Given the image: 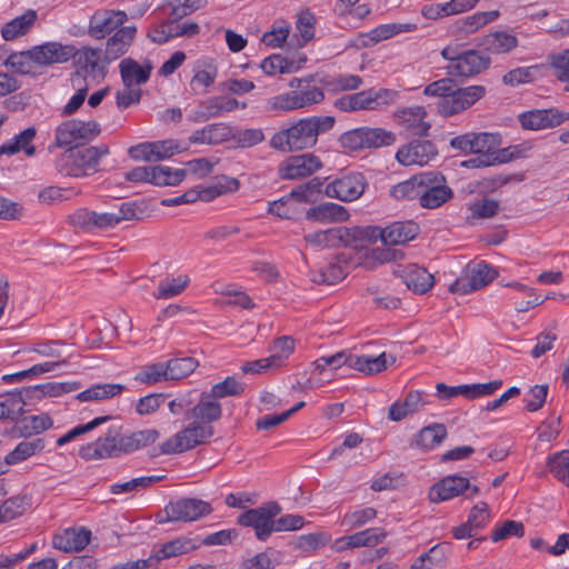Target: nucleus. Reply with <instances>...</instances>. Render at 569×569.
I'll return each instance as SVG.
<instances>
[{"mask_svg": "<svg viewBox=\"0 0 569 569\" xmlns=\"http://www.w3.org/2000/svg\"><path fill=\"white\" fill-rule=\"evenodd\" d=\"M222 417L220 402L208 392H201L198 401L186 411L188 425L161 445L166 455L180 453L206 443L213 435L212 423Z\"/></svg>", "mask_w": 569, "mask_h": 569, "instance_id": "obj_1", "label": "nucleus"}, {"mask_svg": "<svg viewBox=\"0 0 569 569\" xmlns=\"http://www.w3.org/2000/svg\"><path fill=\"white\" fill-rule=\"evenodd\" d=\"M159 432L154 429L139 430L122 435L118 429L110 428L103 437L87 443L79 449L84 460H99L131 453L156 442Z\"/></svg>", "mask_w": 569, "mask_h": 569, "instance_id": "obj_2", "label": "nucleus"}, {"mask_svg": "<svg viewBox=\"0 0 569 569\" xmlns=\"http://www.w3.org/2000/svg\"><path fill=\"white\" fill-rule=\"evenodd\" d=\"M335 122L336 120L331 116L299 119L288 128L276 132L271 137L269 144L272 149L281 152L310 149L317 144L320 134L333 128Z\"/></svg>", "mask_w": 569, "mask_h": 569, "instance_id": "obj_3", "label": "nucleus"}, {"mask_svg": "<svg viewBox=\"0 0 569 569\" xmlns=\"http://www.w3.org/2000/svg\"><path fill=\"white\" fill-rule=\"evenodd\" d=\"M109 153L107 144L70 147L54 161L56 169L69 177H84L94 171L101 157Z\"/></svg>", "mask_w": 569, "mask_h": 569, "instance_id": "obj_4", "label": "nucleus"}, {"mask_svg": "<svg viewBox=\"0 0 569 569\" xmlns=\"http://www.w3.org/2000/svg\"><path fill=\"white\" fill-rule=\"evenodd\" d=\"M398 92L392 89H368L353 94H347L335 101V107L341 111L380 110L393 104Z\"/></svg>", "mask_w": 569, "mask_h": 569, "instance_id": "obj_5", "label": "nucleus"}, {"mask_svg": "<svg viewBox=\"0 0 569 569\" xmlns=\"http://www.w3.org/2000/svg\"><path fill=\"white\" fill-rule=\"evenodd\" d=\"M281 510L278 502L270 501L240 515L238 523L253 528L256 537L260 541H266L274 532V518L281 513Z\"/></svg>", "mask_w": 569, "mask_h": 569, "instance_id": "obj_6", "label": "nucleus"}, {"mask_svg": "<svg viewBox=\"0 0 569 569\" xmlns=\"http://www.w3.org/2000/svg\"><path fill=\"white\" fill-rule=\"evenodd\" d=\"M486 92V87L480 84L465 88H457L456 86L449 96L437 101V110L443 117L460 113L482 99Z\"/></svg>", "mask_w": 569, "mask_h": 569, "instance_id": "obj_7", "label": "nucleus"}, {"mask_svg": "<svg viewBox=\"0 0 569 569\" xmlns=\"http://www.w3.org/2000/svg\"><path fill=\"white\" fill-rule=\"evenodd\" d=\"M90 31L108 36H133L138 29L123 11L103 10L96 12L90 19Z\"/></svg>", "mask_w": 569, "mask_h": 569, "instance_id": "obj_8", "label": "nucleus"}, {"mask_svg": "<svg viewBox=\"0 0 569 569\" xmlns=\"http://www.w3.org/2000/svg\"><path fill=\"white\" fill-rule=\"evenodd\" d=\"M479 488L471 485L469 479L458 475H451L436 482L429 491L431 502H440L465 495L467 499H473L479 493Z\"/></svg>", "mask_w": 569, "mask_h": 569, "instance_id": "obj_9", "label": "nucleus"}, {"mask_svg": "<svg viewBox=\"0 0 569 569\" xmlns=\"http://www.w3.org/2000/svg\"><path fill=\"white\" fill-rule=\"evenodd\" d=\"M497 277V270L485 261H480L473 266L468 264L465 276L451 283L449 291L452 293L467 295L471 291L482 289Z\"/></svg>", "mask_w": 569, "mask_h": 569, "instance_id": "obj_10", "label": "nucleus"}, {"mask_svg": "<svg viewBox=\"0 0 569 569\" xmlns=\"http://www.w3.org/2000/svg\"><path fill=\"white\" fill-rule=\"evenodd\" d=\"M419 203L427 209H436L453 197V191L446 183V178L439 172H423Z\"/></svg>", "mask_w": 569, "mask_h": 569, "instance_id": "obj_11", "label": "nucleus"}, {"mask_svg": "<svg viewBox=\"0 0 569 569\" xmlns=\"http://www.w3.org/2000/svg\"><path fill=\"white\" fill-rule=\"evenodd\" d=\"M166 521H196L212 512L209 502L197 498H179L170 501L166 508Z\"/></svg>", "mask_w": 569, "mask_h": 569, "instance_id": "obj_12", "label": "nucleus"}, {"mask_svg": "<svg viewBox=\"0 0 569 569\" xmlns=\"http://www.w3.org/2000/svg\"><path fill=\"white\" fill-rule=\"evenodd\" d=\"M100 133L97 121L68 120L56 129V144L67 147L80 140H91Z\"/></svg>", "mask_w": 569, "mask_h": 569, "instance_id": "obj_13", "label": "nucleus"}, {"mask_svg": "<svg viewBox=\"0 0 569 569\" xmlns=\"http://www.w3.org/2000/svg\"><path fill=\"white\" fill-rule=\"evenodd\" d=\"M366 179L362 173L350 172L335 179L325 188L326 196L348 202L357 200L365 191Z\"/></svg>", "mask_w": 569, "mask_h": 569, "instance_id": "obj_14", "label": "nucleus"}, {"mask_svg": "<svg viewBox=\"0 0 569 569\" xmlns=\"http://www.w3.org/2000/svg\"><path fill=\"white\" fill-rule=\"evenodd\" d=\"M184 148L172 140H161L154 142H142L129 148V156L137 161H159L168 159L176 153L181 152Z\"/></svg>", "mask_w": 569, "mask_h": 569, "instance_id": "obj_15", "label": "nucleus"}, {"mask_svg": "<svg viewBox=\"0 0 569 569\" xmlns=\"http://www.w3.org/2000/svg\"><path fill=\"white\" fill-rule=\"evenodd\" d=\"M322 168V162L313 153L291 156L279 166L278 172L281 179L296 180L311 176Z\"/></svg>", "mask_w": 569, "mask_h": 569, "instance_id": "obj_16", "label": "nucleus"}, {"mask_svg": "<svg viewBox=\"0 0 569 569\" xmlns=\"http://www.w3.org/2000/svg\"><path fill=\"white\" fill-rule=\"evenodd\" d=\"M491 60L488 56L476 51L466 50L461 52L456 63L448 67V73L455 77L471 78L490 67Z\"/></svg>", "mask_w": 569, "mask_h": 569, "instance_id": "obj_17", "label": "nucleus"}, {"mask_svg": "<svg viewBox=\"0 0 569 569\" xmlns=\"http://www.w3.org/2000/svg\"><path fill=\"white\" fill-rule=\"evenodd\" d=\"M438 154L436 146L428 140H413L402 146L397 154V160L402 166H425Z\"/></svg>", "mask_w": 569, "mask_h": 569, "instance_id": "obj_18", "label": "nucleus"}, {"mask_svg": "<svg viewBox=\"0 0 569 569\" xmlns=\"http://www.w3.org/2000/svg\"><path fill=\"white\" fill-rule=\"evenodd\" d=\"M68 222L73 227L91 231L112 228L119 223V218L113 212L99 213L81 208L69 214Z\"/></svg>", "mask_w": 569, "mask_h": 569, "instance_id": "obj_19", "label": "nucleus"}, {"mask_svg": "<svg viewBox=\"0 0 569 569\" xmlns=\"http://www.w3.org/2000/svg\"><path fill=\"white\" fill-rule=\"evenodd\" d=\"M569 119V113L558 109H535L519 116L522 128L528 130H541L553 128Z\"/></svg>", "mask_w": 569, "mask_h": 569, "instance_id": "obj_20", "label": "nucleus"}, {"mask_svg": "<svg viewBox=\"0 0 569 569\" xmlns=\"http://www.w3.org/2000/svg\"><path fill=\"white\" fill-rule=\"evenodd\" d=\"M376 240L380 239L386 246H398L413 240L419 226L413 221H397L386 228L375 227Z\"/></svg>", "mask_w": 569, "mask_h": 569, "instance_id": "obj_21", "label": "nucleus"}, {"mask_svg": "<svg viewBox=\"0 0 569 569\" xmlns=\"http://www.w3.org/2000/svg\"><path fill=\"white\" fill-rule=\"evenodd\" d=\"M32 59L37 66L61 63L68 61L76 54V48L72 46H62L58 42H47L30 49Z\"/></svg>", "mask_w": 569, "mask_h": 569, "instance_id": "obj_22", "label": "nucleus"}, {"mask_svg": "<svg viewBox=\"0 0 569 569\" xmlns=\"http://www.w3.org/2000/svg\"><path fill=\"white\" fill-rule=\"evenodd\" d=\"M375 227H337L336 228V246H345L353 249L366 247L368 243L376 241Z\"/></svg>", "mask_w": 569, "mask_h": 569, "instance_id": "obj_23", "label": "nucleus"}, {"mask_svg": "<svg viewBox=\"0 0 569 569\" xmlns=\"http://www.w3.org/2000/svg\"><path fill=\"white\" fill-rule=\"evenodd\" d=\"M429 403L428 393L412 390L408 392L403 402H395L390 406L388 417L392 421H401L406 417L422 410Z\"/></svg>", "mask_w": 569, "mask_h": 569, "instance_id": "obj_24", "label": "nucleus"}, {"mask_svg": "<svg viewBox=\"0 0 569 569\" xmlns=\"http://www.w3.org/2000/svg\"><path fill=\"white\" fill-rule=\"evenodd\" d=\"M119 69L123 86L129 87L146 83L151 76L153 66L150 60L139 64L132 58H126L121 60Z\"/></svg>", "mask_w": 569, "mask_h": 569, "instance_id": "obj_25", "label": "nucleus"}, {"mask_svg": "<svg viewBox=\"0 0 569 569\" xmlns=\"http://www.w3.org/2000/svg\"><path fill=\"white\" fill-rule=\"evenodd\" d=\"M232 136L233 132L230 126L217 122L193 131L189 141L196 144H219L229 141Z\"/></svg>", "mask_w": 569, "mask_h": 569, "instance_id": "obj_26", "label": "nucleus"}, {"mask_svg": "<svg viewBox=\"0 0 569 569\" xmlns=\"http://www.w3.org/2000/svg\"><path fill=\"white\" fill-rule=\"evenodd\" d=\"M91 531L84 528H68L53 537L52 545L64 552L80 551L90 541Z\"/></svg>", "mask_w": 569, "mask_h": 569, "instance_id": "obj_27", "label": "nucleus"}, {"mask_svg": "<svg viewBox=\"0 0 569 569\" xmlns=\"http://www.w3.org/2000/svg\"><path fill=\"white\" fill-rule=\"evenodd\" d=\"M308 220L319 222H342L348 220V210L338 203L325 202L312 208H309L306 212Z\"/></svg>", "mask_w": 569, "mask_h": 569, "instance_id": "obj_28", "label": "nucleus"}, {"mask_svg": "<svg viewBox=\"0 0 569 569\" xmlns=\"http://www.w3.org/2000/svg\"><path fill=\"white\" fill-rule=\"evenodd\" d=\"M403 282L416 293L423 295L433 286V276L425 268L409 264L403 269Z\"/></svg>", "mask_w": 569, "mask_h": 569, "instance_id": "obj_29", "label": "nucleus"}, {"mask_svg": "<svg viewBox=\"0 0 569 569\" xmlns=\"http://www.w3.org/2000/svg\"><path fill=\"white\" fill-rule=\"evenodd\" d=\"M342 254L337 256L336 261L330 262L326 269L313 270L310 272V279L317 284H335L345 279L347 272L346 267L341 262L347 263L342 259Z\"/></svg>", "mask_w": 569, "mask_h": 569, "instance_id": "obj_30", "label": "nucleus"}, {"mask_svg": "<svg viewBox=\"0 0 569 569\" xmlns=\"http://www.w3.org/2000/svg\"><path fill=\"white\" fill-rule=\"evenodd\" d=\"M24 389L0 395V420H16L23 412L26 405Z\"/></svg>", "mask_w": 569, "mask_h": 569, "instance_id": "obj_31", "label": "nucleus"}, {"mask_svg": "<svg viewBox=\"0 0 569 569\" xmlns=\"http://www.w3.org/2000/svg\"><path fill=\"white\" fill-rule=\"evenodd\" d=\"M347 366L366 375L379 373L387 369L386 353L378 357L352 356L347 353Z\"/></svg>", "mask_w": 569, "mask_h": 569, "instance_id": "obj_32", "label": "nucleus"}, {"mask_svg": "<svg viewBox=\"0 0 569 569\" xmlns=\"http://www.w3.org/2000/svg\"><path fill=\"white\" fill-rule=\"evenodd\" d=\"M426 110L423 107H410L402 111L400 118L402 124L412 131L413 136L423 137L428 134L430 123L425 121Z\"/></svg>", "mask_w": 569, "mask_h": 569, "instance_id": "obj_33", "label": "nucleus"}, {"mask_svg": "<svg viewBox=\"0 0 569 569\" xmlns=\"http://www.w3.org/2000/svg\"><path fill=\"white\" fill-rule=\"evenodd\" d=\"M158 32L161 36H193L198 33H209L210 30H203L201 24L181 19H170L160 26Z\"/></svg>", "mask_w": 569, "mask_h": 569, "instance_id": "obj_34", "label": "nucleus"}, {"mask_svg": "<svg viewBox=\"0 0 569 569\" xmlns=\"http://www.w3.org/2000/svg\"><path fill=\"white\" fill-rule=\"evenodd\" d=\"M423 173L415 174L408 180L395 184L390 189V196L396 200H420L421 188H423Z\"/></svg>", "mask_w": 569, "mask_h": 569, "instance_id": "obj_35", "label": "nucleus"}, {"mask_svg": "<svg viewBox=\"0 0 569 569\" xmlns=\"http://www.w3.org/2000/svg\"><path fill=\"white\" fill-rule=\"evenodd\" d=\"M46 447L44 439L36 438L30 441H21L17 447L6 456L7 465H16L41 452Z\"/></svg>", "mask_w": 569, "mask_h": 569, "instance_id": "obj_36", "label": "nucleus"}, {"mask_svg": "<svg viewBox=\"0 0 569 569\" xmlns=\"http://www.w3.org/2000/svg\"><path fill=\"white\" fill-rule=\"evenodd\" d=\"M269 351L270 356L267 359L273 369H278L295 351V340L289 336H282L273 341Z\"/></svg>", "mask_w": 569, "mask_h": 569, "instance_id": "obj_37", "label": "nucleus"}, {"mask_svg": "<svg viewBox=\"0 0 569 569\" xmlns=\"http://www.w3.org/2000/svg\"><path fill=\"white\" fill-rule=\"evenodd\" d=\"M150 172V183L159 187L177 186L187 174L186 169H172L167 166H153Z\"/></svg>", "mask_w": 569, "mask_h": 569, "instance_id": "obj_38", "label": "nucleus"}, {"mask_svg": "<svg viewBox=\"0 0 569 569\" xmlns=\"http://www.w3.org/2000/svg\"><path fill=\"white\" fill-rule=\"evenodd\" d=\"M447 437V429L442 423H433L422 428L416 436V443L421 449H432Z\"/></svg>", "mask_w": 569, "mask_h": 569, "instance_id": "obj_39", "label": "nucleus"}, {"mask_svg": "<svg viewBox=\"0 0 569 569\" xmlns=\"http://www.w3.org/2000/svg\"><path fill=\"white\" fill-rule=\"evenodd\" d=\"M199 366L192 357H176L166 361L169 380H181L190 376Z\"/></svg>", "mask_w": 569, "mask_h": 569, "instance_id": "obj_40", "label": "nucleus"}, {"mask_svg": "<svg viewBox=\"0 0 569 569\" xmlns=\"http://www.w3.org/2000/svg\"><path fill=\"white\" fill-rule=\"evenodd\" d=\"M37 12L29 9L23 14L16 17L10 22L4 24L1 30V36H24L31 30L37 21Z\"/></svg>", "mask_w": 569, "mask_h": 569, "instance_id": "obj_41", "label": "nucleus"}, {"mask_svg": "<svg viewBox=\"0 0 569 569\" xmlns=\"http://www.w3.org/2000/svg\"><path fill=\"white\" fill-rule=\"evenodd\" d=\"M123 390L124 386L120 383L96 385L78 393L77 399L80 401L104 400L121 393Z\"/></svg>", "mask_w": 569, "mask_h": 569, "instance_id": "obj_42", "label": "nucleus"}, {"mask_svg": "<svg viewBox=\"0 0 569 569\" xmlns=\"http://www.w3.org/2000/svg\"><path fill=\"white\" fill-rule=\"evenodd\" d=\"M190 278L181 274L177 278H166L160 281L157 291L153 292L156 299H170L180 295L189 284Z\"/></svg>", "mask_w": 569, "mask_h": 569, "instance_id": "obj_43", "label": "nucleus"}, {"mask_svg": "<svg viewBox=\"0 0 569 569\" xmlns=\"http://www.w3.org/2000/svg\"><path fill=\"white\" fill-rule=\"evenodd\" d=\"M197 546L189 539H176L162 545L159 549L151 553V557H157V566L166 558L174 557L178 555L187 553L194 550Z\"/></svg>", "mask_w": 569, "mask_h": 569, "instance_id": "obj_44", "label": "nucleus"}, {"mask_svg": "<svg viewBox=\"0 0 569 569\" xmlns=\"http://www.w3.org/2000/svg\"><path fill=\"white\" fill-rule=\"evenodd\" d=\"M201 67L204 69L196 71L190 81L193 91H197L199 87H203L204 89L209 88L214 82L218 74V69L211 59L199 60L198 68Z\"/></svg>", "mask_w": 569, "mask_h": 569, "instance_id": "obj_45", "label": "nucleus"}, {"mask_svg": "<svg viewBox=\"0 0 569 569\" xmlns=\"http://www.w3.org/2000/svg\"><path fill=\"white\" fill-rule=\"evenodd\" d=\"M203 101L210 119L231 112L240 106L237 99L226 96L211 97Z\"/></svg>", "mask_w": 569, "mask_h": 569, "instance_id": "obj_46", "label": "nucleus"}, {"mask_svg": "<svg viewBox=\"0 0 569 569\" xmlns=\"http://www.w3.org/2000/svg\"><path fill=\"white\" fill-rule=\"evenodd\" d=\"M547 466L557 480L569 486V450L550 456Z\"/></svg>", "mask_w": 569, "mask_h": 569, "instance_id": "obj_47", "label": "nucleus"}, {"mask_svg": "<svg viewBox=\"0 0 569 569\" xmlns=\"http://www.w3.org/2000/svg\"><path fill=\"white\" fill-rule=\"evenodd\" d=\"M473 153L482 156H491L492 152L501 146V137L499 133L491 132H473Z\"/></svg>", "mask_w": 569, "mask_h": 569, "instance_id": "obj_48", "label": "nucleus"}, {"mask_svg": "<svg viewBox=\"0 0 569 569\" xmlns=\"http://www.w3.org/2000/svg\"><path fill=\"white\" fill-rule=\"evenodd\" d=\"M29 507L27 496L9 498L0 506V522H8L21 516Z\"/></svg>", "mask_w": 569, "mask_h": 569, "instance_id": "obj_49", "label": "nucleus"}, {"mask_svg": "<svg viewBox=\"0 0 569 569\" xmlns=\"http://www.w3.org/2000/svg\"><path fill=\"white\" fill-rule=\"evenodd\" d=\"M164 476H146L133 478L123 483H114L110 486V492L113 495L131 493L150 487L151 485L161 481Z\"/></svg>", "mask_w": 569, "mask_h": 569, "instance_id": "obj_50", "label": "nucleus"}, {"mask_svg": "<svg viewBox=\"0 0 569 569\" xmlns=\"http://www.w3.org/2000/svg\"><path fill=\"white\" fill-rule=\"evenodd\" d=\"M365 148H380L391 146L396 141V136L391 131L382 128L362 127Z\"/></svg>", "mask_w": 569, "mask_h": 569, "instance_id": "obj_51", "label": "nucleus"}, {"mask_svg": "<svg viewBox=\"0 0 569 569\" xmlns=\"http://www.w3.org/2000/svg\"><path fill=\"white\" fill-rule=\"evenodd\" d=\"M266 108L270 111H292L301 109L298 90H292L267 100Z\"/></svg>", "mask_w": 569, "mask_h": 569, "instance_id": "obj_52", "label": "nucleus"}, {"mask_svg": "<svg viewBox=\"0 0 569 569\" xmlns=\"http://www.w3.org/2000/svg\"><path fill=\"white\" fill-rule=\"evenodd\" d=\"M296 68L293 58L284 57L280 53L272 54L261 62V69L267 74L290 72Z\"/></svg>", "mask_w": 569, "mask_h": 569, "instance_id": "obj_53", "label": "nucleus"}, {"mask_svg": "<svg viewBox=\"0 0 569 569\" xmlns=\"http://www.w3.org/2000/svg\"><path fill=\"white\" fill-rule=\"evenodd\" d=\"M52 423V419L48 415L30 416L19 422V430L22 436H31L49 429Z\"/></svg>", "mask_w": 569, "mask_h": 569, "instance_id": "obj_54", "label": "nucleus"}, {"mask_svg": "<svg viewBox=\"0 0 569 569\" xmlns=\"http://www.w3.org/2000/svg\"><path fill=\"white\" fill-rule=\"evenodd\" d=\"M417 31L418 24L415 22H390L376 27L370 33H360L359 36H398Z\"/></svg>", "mask_w": 569, "mask_h": 569, "instance_id": "obj_55", "label": "nucleus"}, {"mask_svg": "<svg viewBox=\"0 0 569 569\" xmlns=\"http://www.w3.org/2000/svg\"><path fill=\"white\" fill-rule=\"evenodd\" d=\"M244 390L243 385L234 377H227L223 381L211 387L208 392L213 399L218 400L229 396H238Z\"/></svg>", "mask_w": 569, "mask_h": 569, "instance_id": "obj_56", "label": "nucleus"}, {"mask_svg": "<svg viewBox=\"0 0 569 569\" xmlns=\"http://www.w3.org/2000/svg\"><path fill=\"white\" fill-rule=\"evenodd\" d=\"M136 380L148 385L169 381L166 361L146 366L144 369L136 376Z\"/></svg>", "mask_w": 569, "mask_h": 569, "instance_id": "obj_57", "label": "nucleus"}, {"mask_svg": "<svg viewBox=\"0 0 569 569\" xmlns=\"http://www.w3.org/2000/svg\"><path fill=\"white\" fill-rule=\"evenodd\" d=\"M538 73L539 68L537 66L517 68L507 72L502 77V82L507 86L515 87L521 83L532 82Z\"/></svg>", "mask_w": 569, "mask_h": 569, "instance_id": "obj_58", "label": "nucleus"}, {"mask_svg": "<svg viewBox=\"0 0 569 569\" xmlns=\"http://www.w3.org/2000/svg\"><path fill=\"white\" fill-rule=\"evenodd\" d=\"M499 202L495 199L483 198L469 204V219H488L497 214Z\"/></svg>", "mask_w": 569, "mask_h": 569, "instance_id": "obj_59", "label": "nucleus"}, {"mask_svg": "<svg viewBox=\"0 0 569 569\" xmlns=\"http://www.w3.org/2000/svg\"><path fill=\"white\" fill-rule=\"evenodd\" d=\"M548 385H536L527 392L525 408L529 412L538 411L543 407L548 396Z\"/></svg>", "mask_w": 569, "mask_h": 569, "instance_id": "obj_60", "label": "nucleus"}, {"mask_svg": "<svg viewBox=\"0 0 569 569\" xmlns=\"http://www.w3.org/2000/svg\"><path fill=\"white\" fill-rule=\"evenodd\" d=\"M499 16L497 10L478 12L473 16L467 17L462 20V31L466 33H473L479 30V28L486 26L488 22L493 21Z\"/></svg>", "mask_w": 569, "mask_h": 569, "instance_id": "obj_61", "label": "nucleus"}, {"mask_svg": "<svg viewBox=\"0 0 569 569\" xmlns=\"http://www.w3.org/2000/svg\"><path fill=\"white\" fill-rule=\"evenodd\" d=\"M130 39L131 38H109L106 44L103 60L109 63L123 56L131 44Z\"/></svg>", "mask_w": 569, "mask_h": 569, "instance_id": "obj_62", "label": "nucleus"}, {"mask_svg": "<svg viewBox=\"0 0 569 569\" xmlns=\"http://www.w3.org/2000/svg\"><path fill=\"white\" fill-rule=\"evenodd\" d=\"M525 527L523 523L516 520H507L499 528L495 529L491 533V539L495 542L505 540L509 537H523Z\"/></svg>", "mask_w": 569, "mask_h": 569, "instance_id": "obj_63", "label": "nucleus"}, {"mask_svg": "<svg viewBox=\"0 0 569 569\" xmlns=\"http://www.w3.org/2000/svg\"><path fill=\"white\" fill-rule=\"evenodd\" d=\"M489 519L490 511L488 503L485 501H480L470 510L467 522L477 532L478 530L486 527Z\"/></svg>", "mask_w": 569, "mask_h": 569, "instance_id": "obj_64", "label": "nucleus"}]
</instances>
